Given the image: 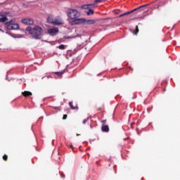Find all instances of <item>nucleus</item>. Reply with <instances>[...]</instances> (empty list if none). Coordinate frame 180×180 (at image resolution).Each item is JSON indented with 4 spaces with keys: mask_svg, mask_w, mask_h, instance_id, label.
<instances>
[{
    "mask_svg": "<svg viewBox=\"0 0 180 180\" xmlns=\"http://www.w3.org/2000/svg\"><path fill=\"white\" fill-rule=\"evenodd\" d=\"M26 30L29 32L30 34H32L34 39H41V36H43V28L39 27V25L35 26L34 28L27 27Z\"/></svg>",
    "mask_w": 180,
    "mask_h": 180,
    "instance_id": "obj_1",
    "label": "nucleus"
},
{
    "mask_svg": "<svg viewBox=\"0 0 180 180\" xmlns=\"http://www.w3.org/2000/svg\"><path fill=\"white\" fill-rule=\"evenodd\" d=\"M146 6H147V5H142L139 7L134 8V10H132L131 11H128V12H126V13H124L118 16V18H123V16H127V15H131V13H134V12H136V13H139V12H143V11H144V8H146Z\"/></svg>",
    "mask_w": 180,
    "mask_h": 180,
    "instance_id": "obj_2",
    "label": "nucleus"
},
{
    "mask_svg": "<svg viewBox=\"0 0 180 180\" xmlns=\"http://www.w3.org/2000/svg\"><path fill=\"white\" fill-rule=\"evenodd\" d=\"M67 15L68 18L70 19H77V18H79V12L76 9H68L67 11Z\"/></svg>",
    "mask_w": 180,
    "mask_h": 180,
    "instance_id": "obj_3",
    "label": "nucleus"
},
{
    "mask_svg": "<svg viewBox=\"0 0 180 180\" xmlns=\"http://www.w3.org/2000/svg\"><path fill=\"white\" fill-rule=\"evenodd\" d=\"M5 25L8 30H18L19 29V25L15 23V20H13L6 22Z\"/></svg>",
    "mask_w": 180,
    "mask_h": 180,
    "instance_id": "obj_4",
    "label": "nucleus"
},
{
    "mask_svg": "<svg viewBox=\"0 0 180 180\" xmlns=\"http://www.w3.org/2000/svg\"><path fill=\"white\" fill-rule=\"evenodd\" d=\"M86 19L85 18H75L72 21V25H85Z\"/></svg>",
    "mask_w": 180,
    "mask_h": 180,
    "instance_id": "obj_5",
    "label": "nucleus"
},
{
    "mask_svg": "<svg viewBox=\"0 0 180 180\" xmlns=\"http://www.w3.org/2000/svg\"><path fill=\"white\" fill-rule=\"evenodd\" d=\"M22 23H23V25H33L34 21L32 18H24L22 20Z\"/></svg>",
    "mask_w": 180,
    "mask_h": 180,
    "instance_id": "obj_6",
    "label": "nucleus"
},
{
    "mask_svg": "<svg viewBox=\"0 0 180 180\" xmlns=\"http://www.w3.org/2000/svg\"><path fill=\"white\" fill-rule=\"evenodd\" d=\"M55 26H60V25H64V20L61 18H56L53 21Z\"/></svg>",
    "mask_w": 180,
    "mask_h": 180,
    "instance_id": "obj_7",
    "label": "nucleus"
},
{
    "mask_svg": "<svg viewBox=\"0 0 180 180\" xmlns=\"http://www.w3.org/2000/svg\"><path fill=\"white\" fill-rule=\"evenodd\" d=\"M48 33L49 34H51V36H54V34L58 33V27H53L48 30Z\"/></svg>",
    "mask_w": 180,
    "mask_h": 180,
    "instance_id": "obj_8",
    "label": "nucleus"
},
{
    "mask_svg": "<svg viewBox=\"0 0 180 180\" xmlns=\"http://www.w3.org/2000/svg\"><path fill=\"white\" fill-rule=\"evenodd\" d=\"M69 105L70 106V108L72 110H78V104H73L72 101L69 102Z\"/></svg>",
    "mask_w": 180,
    "mask_h": 180,
    "instance_id": "obj_9",
    "label": "nucleus"
},
{
    "mask_svg": "<svg viewBox=\"0 0 180 180\" xmlns=\"http://www.w3.org/2000/svg\"><path fill=\"white\" fill-rule=\"evenodd\" d=\"M22 95H23V96H25V98H27V96H32V95H33V94H32V92H30V91H25L22 92Z\"/></svg>",
    "mask_w": 180,
    "mask_h": 180,
    "instance_id": "obj_10",
    "label": "nucleus"
},
{
    "mask_svg": "<svg viewBox=\"0 0 180 180\" xmlns=\"http://www.w3.org/2000/svg\"><path fill=\"white\" fill-rule=\"evenodd\" d=\"M54 17L53 15L49 16L47 18L48 23H51V25H53L54 23Z\"/></svg>",
    "mask_w": 180,
    "mask_h": 180,
    "instance_id": "obj_11",
    "label": "nucleus"
},
{
    "mask_svg": "<svg viewBox=\"0 0 180 180\" xmlns=\"http://www.w3.org/2000/svg\"><path fill=\"white\" fill-rule=\"evenodd\" d=\"M102 131L105 133H108L109 131V126L108 125H103L101 127Z\"/></svg>",
    "mask_w": 180,
    "mask_h": 180,
    "instance_id": "obj_12",
    "label": "nucleus"
},
{
    "mask_svg": "<svg viewBox=\"0 0 180 180\" xmlns=\"http://www.w3.org/2000/svg\"><path fill=\"white\" fill-rule=\"evenodd\" d=\"M0 23H5L8 20V17H6L5 15H0Z\"/></svg>",
    "mask_w": 180,
    "mask_h": 180,
    "instance_id": "obj_13",
    "label": "nucleus"
},
{
    "mask_svg": "<svg viewBox=\"0 0 180 180\" xmlns=\"http://www.w3.org/2000/svg\"><path fill=\"white\" fill-rule=\"evenodd\" d=\"M92 6H94V4H84L82 6V9H90Z\"/></svg>",
    "mask_w": 180,
    "mask_h": 180,
    "instance_id": "obj_14",
    "label": "nucleus"
},
{
    "mask_svg": "<svg viewBox=\"0 0 180 180\" xmlns=\"http://www.w3.org/2000/svg\"><path fill=\"white\" fill-rule=\"evenodd\" d=\"M95 20H86L85 25H95Z\"/></svg>",
    "mask_w": 180,
    "mask_h": 180,
    "instance_id": "obj_15",
    "label": "nucleus"
},
{
    "mask_svg": "<svg viewBox=\"0 0 180 180\" xmlns=\"http://www.w3.org/2000/svg\"><path fill=\"white\" fill-rule=\"evenodd\" d=\"M0 16H5L8 18V16H11V13L6 12H0Z\"/></svg>",
    "mask_w": 180,
    "mask_h": 180,
    "instance_id": "obj_16",
    "label": "nucleus"
},
{
    "mask_svg": "<svg viewBox=\"0 0 180 180\" xmlns=\"http://www.w3.org/2000/svg\"><path fill=\"white\" fill-rule=\"evenodd\" d=\"M95 13V11H94L93 9L89 8V11L86 12L87 16H91V15H94Z\"/></svg>",
    "mask_w": 180,
    "mask_h": 180,
    "instance_id": "obj_17",
    "label": "nucleus"
},
{
    "mask_svg": "<svg viewBox=\"0 0 180 180\" xmlns=\"http://www.w3.org/2000/svg\"><path fill=\"white\" fill-rule=\"evenodd\" d=\"M58 49H59V50H65V45L60 44L58 46Z\"/></svg>",
    "mask_w": 180,
    "mask_h": 180,
    "instance_id": "obj_18",
    "label": "nucleus"
},
{
    "mask_svg": "<svg viewBox=\"0 0 180 180\" xmlns=\"http://www.w3.org/2000/svg\"><path fill=\"white\" fill-rule=\"evenodd\" d=\"M134 34L137 35L139 34V26H136L135 30L133 31Z\"/></svg>",
    "mask_w": 180,
    "mask_h": 180,
    "instance_id": "obj_19",
    "label": "nucleus"
},
{
    "mask_svg": "<svg viewBox=\"0 0 180 180\" xmlns=\"http://www.w3.org/2000/svg\"><path fill=\"white\" fill-rule=\"evenodd\" d=\"M55 74L58 75V77H61V75H63V72H56Z\"/></svg>",
    "mask_w": 180,
    "mask_h": 180,
    "instance_id": "obj_20",
    "label": "nucleus"
},
{
    "mask_svg": "<svg viewBox=\"0 0 180 180\" xmlns=\"http://www.w3.org/2000/svg\"><path fill=\"white\" fill-rule=\"evenodd\" d=\"M3 160H4V161H8V155H4L3 156Z\"/></svg>",
    "mask_w": 180,
    "mask_h": 180,
    "instance_id": "obj_21",
    "label": "nucleus"
},
{
    "mask_svg": "<svg viewBox=\"0 0 180 180\" xmlns=\"http://www.w3.org/2000/svg\"><path fill=\"white\" fill-rule=\"evenodd\" d=\"M103 1L105 0H95L94 2H96V4H101V2H103Z\"/></svg>",
    "mask_w": 180,
    "mask_h": 180,
    "instance_id": "obj_22",
    "label": "nucleus"
},
{
    "mask_svg": "<svg viewBox=\"0 0 180 180\" xmlns=\"http://www.w3.org/2000/svg\"><path fill=\"white\" fill-rule=\"evenodd\" d=\"M88 120H89V118L84 120L83 124H85V123H86V122H88Z\"/></svg>",
    "mask_w": 180,
    "mask_h": 180,
    "instance_id": "obj_23",
    "label": "nucleus"
},
{
    "mask_svg": "<svg viewBox=\"0 0 180 180\" xmlns=\"http://www.w3.org/2000/svg\"><path fill=\"white\" fill-rule=\"evenodd\" d=\"M68 115H64L63 117V120H65V119H67Z\"/></svg>",
    "mask_w": 180,
    "mask_h": 180,
    "instance_id": "obj_24",
    "label": "nucleus"
},
{
    "mask_svg": "<svg viewBox=\"0 0 180 180\" xmlns=\"http://www.w3.org/2000/svg\"><path fill=\"white\" fill-rule=\"evenodd\" d=\"M44 78H47V79H49V78H51V77H50V76H46H46H45V77H42V79H44Z\"/></svg>",
    "mask_w": 180,
    "mask_h": 180,
    "instance_id": "obj_25",
    "label": "nucleus"
},
{
    "mask_svg": "<svg viewBox=\"0 0 180 180\" xmlns=\"http://www.w3.org/2000/svg\"><path fill=\"white\" fill-rule=\"evenodd\" d=\"M101 123H103V125H105V124L106 123V120L101 121Z\"/></svg>",
    "mask_w": 180,
    "mask_h": 180,
    "instance_id": "obj_26",
    "label": "nucleus"
},
{
    "mask_svg": "<svg viewBox=\"0 0 180 180\" xmlns=\"http://www.w3.org/2000/svg\"><path fill=\"white\" fill-rule=\"evenodd\" d=\"M55 109L57 110V112L60 111V108H55Z\"/></svg>",
    "mask_w": 180,
    "mask_h": 180,
    "instance_id": "obj_27",
    "label": "nucleus"
},
{
    "mask_svg": "<svg viewBox=\"0 0 180 180\" xmlns=\"http://www.w3.org/2000/svg\"><path fill=\"white\" fill-rule=\"evenodd\" d=\"M77 136H79V134H77Z\"/></svg>",
    "mask_w": 180,
    "mask_h": 180,
    "instance_id": "obj_28",
    "label": "nucleus"
},
{
    "mask_svg": "<svg viewBox=\"0 0 180 180\" xmlns=\"http://www.w3.org/2000/svg\"><path fill=\"white\" fill-rule=\"evenodd\" d=\"M98 110H101V108H98Z\"/></svg>",
    "mask_w": 180,
    "mask_h": 180,
    "instance_id": "obj_29",
    "label": "nucleus"
}]
</instances>
